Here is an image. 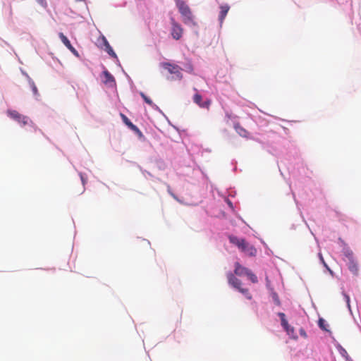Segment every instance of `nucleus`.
<instances>
[{
  "instance_id": "f257e3e1",
  "label": "nucleus",
  "mask_w": 361,
  "mask_h": 361,
  "mask_svg": "<svg viewBox=\"0 0 361 361\" xmlns=\"http://www.w3.org/2000/svg\"><path fill=\"white\" fill-rule=\"evenodd\" d=\"M228 239L231 244L235 245L239 249V250L244 253L246 256H256L257 249L252 245L247 242L245 239L240 238L233 235H229Z\"/></svg>"
},
{
  "instance_id": "f03ea898",
  "label": "nucleus",
  "mask_w": 361,
  "mask_h": 361,
  "mask_svg": "<svg viewBox=\"0 0 361 361\" xmlns=\"http://www.w3.org/2000/svg\"><path fill=\"white\" fill-rule=\"evenodd\" d=\"M175 2L180 13L183 17V23L185 24L192 23L195 25L196 23L194 21L192 11L185 2L183 0H175Z\"/></svg>"
},
{
  "instance_id": "7ed1b4c3",
  "label": "nucleus",
  "mask_w": 361,
  "mask_h": 361,
  "mask_svg": "<svg viewBox=\"0 0 361 361\" xmlns=\"http://www.w3.org/2000/svg\"><path fill=\"white\" fill-rule=\"evenodd\" d=\"M226 276H227L228 282L231 286H232L233 288L238 290L248 300L252 299V295L250 293L249 290L247 288H244L241 287L242 283H241L240 280L237 279L233 273H231V272L227 273Z\"/></svg>"
},
{
  "instance_id": "20e7f679",
  "label": "nucleus",
  "mask_w": 361,
  "mask_h": 361,
  "mask_svg": "<svg viewBox=\"0 0 361 361\" xmlns=\"http://www.w3.org/2000/svg\"><path fill=\"white\" fill-rule=\"evenodd\" d=\"M278 316L280 317L281 324L287 334L290 336V338L296 340L298 338V336L295 332L294 327L289 325L287 319H286V314L283 312H279Z\"/></svg>"
},
{
  "instance_id": "39448f33",
  "label": "nucleus",
  "mask_w": 361,
  "mask_h": 361,
  "mask_svg": "<svg viewBox=\"0 0 361 361\" xmlns=\"http://www.w3.org/2000/svg\"><path fill=\"white\" fill-rule=\"evenodd\" d=\"M7 115L10 118L18 122L23 126L28 124L29 122H31L27 116L20 114L16 110H8Z\"/></svg>"
},
{
  "instance_id": "423d86ee",
  "label": "nucleus",
  "mask_w": 361,
  "mask_h": 361,
  "mask_svg": "<svg viewBox=\"0 0 361 361\" xmlns=\"http://www.w3.org/2000/svg\"><path fill=\"white\" fill-rule=\"evenodd\" d=\"M171 35L172 37L176 39H180L183 34V28L182 26L175 20L174 18H171Z\"/></svg>"
},
{
  "instance_id": "0eeeda50",
  "label": "nucleus",
  "mask_w": 361,
  "mask_h": 361,
  "mask_svg": "<svg viewBox=\"0 0 361 361\" xmlns=\"http://www.w3.org/2000/svg\"><path fill=\"white\" fill-rule=\"evenodd\" d=\"M162 66L164 69L169 71L171 74H173L175 75V78L178 80H181L183 78V74L181 73L182 68L176 64H171L170 63H164Z\"/></svg>"
},
{
  "instance_id": "6e6552de",
  "label": "nucleus",
  "mask_w": 361,
  "mask_h": 361,
  "mask_svg": "<svg viewBox=\"0 0 361 361\" xmlns=\"http://www.w3.org/2000/svg\"><path fill=\"white\" fill-rule=\"evenodd\" d=\"M193 90L196 92L192 98L194 103H195L200 108L209 110L212 103L211 100L207 99L203 102L202 97L198 93L197 89L194 87Z\"/></svg>"
},
{
  "instance_id": "1a4fd4ad",
  "label": "nucleus",
  "mask_w": 361,
  "mask_h": 361,
  "mask_svg": "<svg viewBox=\"0 0 361 361\" xmlns=\"http://www.w3.org/2000/svg\"><path fill=\"white\" fill-rule=\"evenodd\" d=\"M102 74V81L105 85L109 87H113L115 85V79L114 76L108 71H104Z\"/></svg>"
},
{
  "instance_id": "9d476101",
  "label": "nucleus",
  "mask_w": 361,
  "mask_h": 361,
  "mask_svg": "<svg viewBox=\"0 0 361 361\" xmlns=\"http://www.w3.org/2000/svg\"><path fill=\"white\" fill-rule=\"evenodd\" d=\"M121 116L122 118V120L124 122V123L130 128L131 129L133 132H135V133L137 134H139V135H142V133L141 131L140 130V129L135 126L134 125L128 118V117L123 114H121Z\"/></svg>"
},
{
  "instance_id": "9b49d317",
  "label": "nucleus",
  "mask_w": 361,
  "mask_h": 361,
  "mask_svg": "<svg viewBox=\"0 0 361 361\" xmlns=\"http://www.w3.org/2000/svg\"><path fill=\"white\" fill-rule=\"evenodd\" d=\"M59 37L63 44L75 55H78V51L76 49L72 46L69 39L65 36L62 32L59 33Z\"/></svg>"
},
{
  "instance_id": "f8f14e48",
  "label": "nucleus",
  "mask_w": 361,
  "mask_h": 361,
  "mask_svg": "<svg viewBox=\"0 0 361 361\" xmlns=\"http://www.w3.org/2000/svg\"><path fill=\"white\" fill-rule=\"evenodd\" d=\"M248 269L247 268L243 267L239 262L235 263V269H234V274L237 276H243L247 275L248 274Z\"/></svg>"
},
{
  "instance_id": "ddd939ff",
  "label": "nucleus",
  "mask_w": 361,
  "mask_h": 361,
  "mask_svg": "<svg viewBox=\"0 0 361 361\" xmlns=\"http://www.w3.org/2000/svg\"><path fill=\"white\" fill-rule=\"evenodd\" d=\"M101 41L102 42V45L105 47V51L112 57L116 58V54L113 50L112 47L110 46L109 43L108 42L107 39L104 36H102L101 37Z\"/></svg>"
},
{
  "instance_id": "4468645a",
  "label": "nucleus",
  "mask_w": 361,
  "mask_h": 361,
  "mask_svg": "<svg viewBox=\"0 0 361 361\" xmlns=\"http://www.w3.org/2000/svg\"><path fill=\"white\" fill-rule=\"evenodd\" d=\"M220 9L219 20L220 23H222L230 9V6L228 4L221 5Z\"/></svg>"
},
{
  "instance_id": "2eb2a0df",
  "label": "nucleus",
  "mask_w": 361,
  "mask_h": 361,
  "mask_svg": "<svg viewBox=\"0 0 361 361\" xmlns=\"http://www.w3.org/2000/svg\"><path fill=\"white\" fill-rule=\"evenodd\" d=\"M234 128L235 131L243 137H247L249 135V133L243 128L242 127L239 123H236L234 124Z\"/></svg>"
},
{
  "instance_id": "dca6fc26",
  "label": "nucleus",
  "mask_w": 361,
  "mask_h": 361,
  "mask_svg": "<svg viewBox=\"0 0 361 361\" xmlns=\"http://www.w3.org/2000/svg\"><path fill=\"white\" fill-rule=\"evenodd\" d=\"M348 267L353 274H357L358 265L357 264L355 259L348 261Z\"/></svg>"
},
{
  "instance_id": "f3484780",
  "label": "nucleus",
  "mask_w": 361,
  "mask_h": 361,
  "mask_svg": "<svg viewBox=\"0 0 361 361\" xmlns=\"http://www.w3.org/2000/svg\"><path fill=\"white\" fill-rule=\"evenodd\" d=\"M343 253L348 261L355 259L353 252L345 244L344 247L343 248Z\"/></svg>"
},
{
  "instance_id": "a211bd4d",
  "label": "nucleus",
  "mask_w": 361,
  "mask_h": 361,
  "mask_svg": "<svg viewBox=\"0 0 361 361\" xmlns=\"http://www.w3.org/2000/svg\"><path fill=\"white\" fill-rule=\"evenodd\" d=\"M318 325L322 330L325 331H329V330L327 328L328 325L326 324V321L323 318L319 319Z\"/></svg>"
},
{
  "instance_id": "6ab92c4d",
  "label": "nucleus",
  "mask_w": 361,
  "mask_h": 361,
  "mask_svg": "<svg viewBox=\"0 0 361 361\" xmlns=\"http://www.w3.org/2000/svg\"><path fill=\"white\" fill-rule=\"evenodd\" d=\"M140 95L142 97V98L144 99V101L148 104L149 106L154 107L156 105L153 103L151 99H149L147 95H145L143 92H140Z\"/></svg>"
},
{
  "instance_id": "aec40b11",
  "label": "nucleus",
  "mask_w": 361,
  "mask_h": 361,
  "mask_svg": "<svg viewBox=\"0 0 361 361\" xmlns=\"http://www.w3.org/2000/svg\"><path fill=\"white\" fill-rule=\"evenodd\" d=\"M246 276L252 283H257L258 280L257 276L254 274L250 270L248 271V274H247Z\"/></svg>"
},
{
  "instance_id": "412c9836",
  "label": "nucleus",
  "mask_w": 361,
  "mask_h": 361,
  "mask_svg": "<svg viewBox=\"0 0 361 361\" xmlns=\"http://www.w3.org/2000/svg\"><path fill=\"white\" fill-rule=\"evenodd\" d=\"M340 354L347 361L350 360V357L348 353V352L343 348H341L340 349Z\"/></svg>"
},
{
  "instance_id": "4be33fe9",
  "label": "nucleus",
  "mask_w": 361,
  "mask_h": 361,
  "mask_svg": "<svg viewBox=\"0 0 361 361\" xmlns=\"http://www.w3.org/2000/svg\"><path fill=\"white\" fill-rule=\"evenodd\" d=\"M30 87L32 88V92L35 95H38L37 88L33 81H30Z\"/></svg>"
},
{
  "instance_id": "5701e85b",
  "label": "nucleus",
  "mask_w": 361,
  "mask_h": 361,
  "mask_svg": "<svg viewBox=\"0 0 361 361\" xmlns=\"http://www.w3.org/2000/svg\"><path fill=\"white\" fill-rule=\"evenodd\" d=\"M272 298H273V300L276 305H279V306L281 305V302H280V300H279V298L277 293H274L272 294Z\"/></svg>"
},
{
  "instance_id": "b1692460",
  "label": "nucleus",
  "mask_w": 361,
  "mask_h": 361,
  "mask_svg": "<svg viewBox=\"0 0 361 361\" xmlns=\"http://www.w3.org/2000/svg\"><path fill=\"white\" fill-rule=\"evenodd\" d=\"M37 1L40 5H42L43 7H46L47 6V1H46V0H37Z\"/></svg>"
},
{
  "instance_id": "393cba45",
  "label": "nucleus",
  "mask_w": 361,
  "mask_h": 361,
  "mask_svg": "<svg viewBox=\"0 0 361 361\" xmlns=\"http://www.w3.org/2000/svg\"><path fill=\"white\" fill-rule=\"evenodd\" d=\"M300 334L304 338H307V335L305 331L303 329H300Z\"/></svg>"
},
{
  "instance_id": "a878e982",
  "label": "nucleus",
  "mask_w": 361,
  "mask_h": 361,
  "mask_svg": "<svg viewBox=\"0 0 361 361\" xmlns=\"http://www.w3.org/2000/svg\"><path fill=\"white\" fill-rule=\"evenodd\" d=\"M344 296H345V300H346V303H347L348 307L350 308V298L347 295H344Z\"/></svg>"
}]
</instances>
